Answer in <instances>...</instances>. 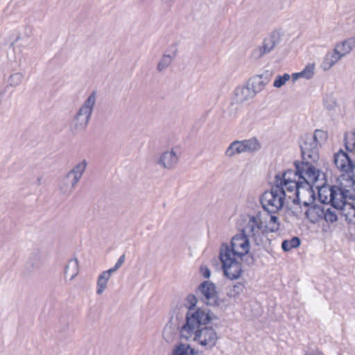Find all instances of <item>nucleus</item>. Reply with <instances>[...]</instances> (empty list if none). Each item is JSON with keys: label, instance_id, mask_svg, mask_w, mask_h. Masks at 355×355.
Wrapping results in <instances>:
<instances>
[{"label": "nucleus", "instance_id": "obj_1", "mask_svg": "<svg viewBox=\"0 0 355 355\" xmlns=\"http://www.w3.org/2000/svg\"><path fill=\"white\" fill-rule=\"evenodd\" d=\"M301 166L297 164L295 169H288L282 173L277 174L271 189L262 194L261 204L268 214H276L280 211L286 197L291 198L295 196L300 202H303L302 198L306 197L305 181L300 173Z\"/></svg>", "mask_w": 355, "mask_h": 355}, {"label": "nucleus", "instance_id": "obj_2", "mask_svg": "<svg viewBox=\"0 0 355 355\" xmlns=\"http://www.w3.org/2000/svg\"><path fill=\"white\" fill-rule=\"evenodd\" d=\"M300 173L305 181L304 193L306 197L309 198V201L303 200L304 206L309 207L315 200L314 189L318 191L319 199L323 204L330 203L336 209L350 202L349 198L352 188L347 189L338 186L326 187L324 174L315 166L302 164Z\"/></svg>", "mask_w": 355, "mask_h": 355}, {"label": "nucleus", "instance_id": "obj_3", "mask_svg": "<svg viewBox=\"0 0 355 355\" xmlns=\"http://www.w3.org/2000/svg\"><path fill=\"white\" fill-rule=\"evenodd\" d=\"M216 315L207 309H190L187 314L186 323L180 329V335L187 340L197 342L206 349H211L218 340L216 331L207 324L216 319Z\"/></svg>", "mask_w": 355, "mask_h": 355}, {"label": "nucleus", "instance_id": "obj_4", "mask_svg": "<svg viewBox=\"0 0 355 355\" xmlns=\"http://www.w3.org/2000/svg\"><path fill=\"white\" fill-rule=\"evenodd\" d=\"M250 239L239 232L230 243H223L219 250V259L225 275L230 279H238L243 271V263L251 257Z\"/></svg>", "mask_w": 355, "mask_h": 355}, {"label": "nucleus", "instance_id": "obj_5", "mask_svg": "<svg viewBox=\"0 0 355 355\" xmlns=\"http://www.w3.org/2000/svg\"><path fill=\"white\" fill-rule=\"evenodd\" d=\"M239 223L240 232L252 239L256 245H261L266 238L267 216L261 211L241 216Z\"/></svg>", "mask_w": 355, "mask_h": 355}, {"label": "nucleus", "instance_id": "obj_6", "mask_svg": "<svg viewBox=\"0 0 355 355\" xmlns=\"http://www.w3.org/2000/svg\"><path fill=\"white\" fill-rule=\"evenodd\" d=\"M327 138V133L322 130H316L313 135L306 134L301 137L300 148L302 156L301 162H295L297 164H306L314 166L313 164L319 159L318 146Z\"/></svg>", "mask_w": 355, "mask_h": 355}, {"label": "nucleus", "instance_id": "obj_7", "mask_svg": "<svg viewBox=\"0 0 355 355\" xmlns=\"http://www.w3.org/2000/svg\"><path fill=\"white\" fill-rule=\"evenodd\" d=\"M261 147L259 141L255 137L244 140H235L229 145L225 155L227 157H232L236 155L244 153L258 151Z\"/></svg>", "mask_w": 355, "mask_h": 355}, {"label": "nucleus", "instance_id": "obj_8", "mask_svg": "<svg viewBox=\"0 0 355 355\" xmlns=\"http://www.w3.org/2000/svg\"><path fill=\"white\" fill-rule=\"evenodd\" d=\"M197 293L207 305L214 306L218 304V296L214 283L205 281L198 286Z\"/></svg>", "mask_w": 355, "mask_h": 355}, {"label": "nucleus", "instance_id": "obj_9", "mask_svg": "<svg viewBox=\"0 0 355 355\" xmlns=\"http://www.w3.org/2000/svg\"><path fill=\"white\" fill-rule=\"evenodd\" d=\"M281 40V35L279 32H272L268 37L265 38L263 45L256 49L253 52V56L259 59L266 53L270 52Z\"/></svg>", "mask_w": 355, "mask_h": 355}, {"label": "nucleus", "instance_id": "obj_10", "mask_svg": "<svg viewBox=\"0 0 355 355\" xmlns=\"http://www.w3.org/2000/svg\"><path fill=\"white\" fill-rule=\"evenodd\" d=\"M178 53V44L172 43L168 45L164 51L157 64V70L163 71L168 69L177 57Z\"/></svg>", "mask_w": 355, "mask_h": 355}, {"label": "nucleus", "instance_id": "obj_11", "mask_svg": "<svg viewBox=\"0 0 355 355\" xmlns=\"http://www.w3.org/2000/svg\"><path fill=\"white\" fill-rule=\"evenodd\" d=\"M180 150L178 147L163 152L159 159V164L167 169L173 168L178 163Z\"/></svg>", "mask_w": 355, "mask_h": 355}, {"label": "nucleus", "instance_id": "obj_12", "mask_svg": "<svg viewBox=\"0 0 355 355\" xmlns=\"http://www.w3.org/2000/svg\"><path fill=\"white\" fill-rule=\"evenodd\" d=\"M334 164L342 172L346 173L351 180V173L353 172L354 164L348 155L343 150L339 151L334 155Z\"/></svg>", "mask_w": 355, "mask_h": 355}, {"label": "nucleus", "instance_id": "obj_13", "mask_svg": "<svg viewBox=\"0 0 355 355\" xmlns=\"http://www.w3.org/2000/svg\"><path fill=\"white\" fill-rule=\"evenodd\" d=\"M254 96V92L248 85H241L234 89L233 101L236 103L241 104L253 98Z\"/></svg>", "mask_w": 355, "mask_h": 355}, {"label": "nucleus", "instance_id": "obj_14", "mask_svg": "<svg viewBox=\"0 0 355 355\" xmlns=\"http://www.w3.org/2000/svg\"><path fill=\"white\" fill-rule=\"evenodd\" d=\"M354 48L355 36H352L337 43L334 49L342 58H343L349 54Z\"/></svg>", "mask_w": 355, "mask_h": 355}, {"label": "nucleus", "instance_id": "obj_15", "mask_svg": "<svg viewBox=\"0 0 355 355\" xmlns=\"http://www.w3.org/2000/svg\"><path fill=\"white\" fill-rule=\"evenodd\" d=\"M269 80L267 76H264V74L257 75L253 76L250 79L248 85H250V89L254 92V95L256 96L257 94L263 91L265 87L268 84Z\"/></svg>", "mask_w": 355, "mask_h": 355}, {"label": "nucleus", "instance_id": "obj_16", "mask_svg": "<svg viewBox=\"0 0 355 355\" xmlns=\"http://www.w3.org/2000/svg\"><path fill=\"white\" fill-rule=\"evenodd\" d=\"M87 164V163L86 160L84 159L81 162L76 164L66 175V176L64 178L65 180H67L71 175H73V179L71 182L72 187H74L76 186V184L78 183V182L80 180V179L81 178L82 175L86 168Z\"/></svg>", "mask_w": 355, "mask_h": 355}, {"label": "nucleus", "instance_id": "obj_17", "mask_svg": "<svg viewBox=\"0 0 355 355\" xmlns=\"http://www.w3.org/2000/svg\"><path fill=\"white\" fill-rule=\"evenodd\" d=\"M324 205H314L310 206L306 211V216L312 223H315L323 220Z\"/></svg>", "mask_w": 355, "mask_h": 355}, {"label": "nucleus", "instance_id": "obj_18", "mask_svg": "<svg viewBox=\"0 0 355 355\" xmlns=\"http://www.w3.org/2000/svg\"><path fill=\"white\" fill-rule=\"evenodd\" d=\"M342 58H343L334 49L333 51H328L326 53L320 67L323 71H328Z\"/></svg>", "mask_w": 355, "mask_h": 355}, {"label": "nucleus", "instance_id": "obj_19", "mask_svg": "<svg viewBox=\"0 0 355 355\" xmlns=\"http://www.w3.org/2000/svg\"><path fill=\"white\" fill-rule=\"evenodd\" d=\"M315 65L314 63H309L300 72L292 74L293 81L295 82L299 78L311 79L315 74Z\"/></svg>", "mask_w": 355, "mask_h": 355}, {"label": "nucleus", "instance_id": "obj_20", "mask_svg": "<svg viewBox=\"0 0 355 355\" xmlns=\"http://www.w3.org/2000/svg\"><path fill=\"white\" fill-rule=\"evenodd\" d=\"M91 118V115L88 113L85 114V112H81L79 114V110L75 114L73 122L74 123V128L76 130H83L85 129Z\"/></svg>", "mask_w": 355, "mask_h": 355}, {"label": "nucleus", "instance_id": "obj_21", "mask_svg": "<svg viewBox=\"0 0 355 355\" xmlns=\"http://www.w3.org/2000/svg\"><path fill=\"white\" fill-rule=\"evenodd\" d=\"M345 217V220L351 223H355V207L349 202L345 203V205L341 206L340 208L336 209Z\"/></svg>", "mask_w": 355, "mask_h": 355}, {"label": "nucleus", "instance_id": "obj_22", "mask_svg": "<svg viewBox=\"0 0 355 355\" xmlns=\"http://www.w3.org/2000/svg\"><path fill=\"white\" fill-rule=\"evenodd\" d=\"M78 272L79 265L77 258L74 257L71 259L68 264L64 267V275L67 276L69 275L70 276L69 279L72 280L78 275Z\"/></svg>", "mask_w": 355, "mask_h": 355}, {"label": "nucleus", "instance_id": "obj_23", "mask_svg": "<svg viewBox=\"0 0 355 355\" xmlns=\"http://www.w3.org/2000/svg\"><path fill=\"white\" fill-rule=\"evenodd\" d=\"M95 103L96 92L94 91L89 94L83 105L79 108V114H80L81 112H85V114L88 113L89 115H92Z\"/></svg>", "mask_w": 355, "mask_h": 355}, {"label": "nucleus", "instance_id": "obj_24", "mask_svg": "<svg viewBox=\"0 0 355 355\" xmlns=\"http://www.w3.org/2000/svg\"><path fill=\"white\" fill-rule=\"evenodd\" d=\"M173 355H199V354L190 345L180 344L173 350Z\"/></svg>", "mask_w": 355, "mask_h": 355}, {"label": "nucleus", "instance_id": "obj_25", "mask_svg": "<svg viewBox=\"0 0 355 355\" xmlns=\"http://www.w3.org/2000/svg\"><path fill=\"white\" fill-rule=\"evenodd\" d=\"M324 213H323V220H324L327 223H333L338 220V214L336 209L332 207H329L327 205H324Z\"/></svg>", "mask_w": 355, "mask_h": 355}, {"label": "nucleus", "instance_id": "obj_26", "mask_svg": "<svg viewBox=\"0 0 355 355\" xmlns=\"http://www.w3.org/2000/svg\"><path fill=\"white\" fill-rule=\"evenodd\" d=\"M110 278L105 275L103 272L99 274L96 282V294L100 295L107 288V284Z\"/></svg>", "mask_w": 355, "mask_h": 355}, {"label": "nucleus", "instance_id": "obj_27", "mask_svg": "<svg viewBox=\"0 0 355 355\" xmlns=\"http://www.w3.org/2000/svg\"><path fill=\"white\" fill-rule=\"evenodd\" d=\"M267 233L268 232H276L280 228V221L279 218L275 215V214H270V220L268 223L267 222Z\"/></svg>", "mask_w": 355, "mask_h": 355}, {"label": "nucleus", "instance_id": "obj_28", "mask_svg": "<svg viewBox=\"0 0 355 355\" xmlns=\"http://www.w3.org/2000/svg\"><path fill=\"white\" fill-rule=\"evenodd\" d=\"M300 245V240L298 237H293L291 239L284 240L282 243V248L285 252H288Z\"/></svg>", "mask_w": 355, "mask_h": 355}, {"label": "nucleus", "instance_id": "obj_29", "mask_svg": "<svg viewBox=\"0 0 355 355\" xmlns=\"http://www.w3.org/2000/svg\"><path fill=\"white\" fill-rule=\"evenodd\" d=\"M345 145L348 151L355 150V133L353 132H347L345 135Z\"/></svg>", "mask_w": 355, "mask_h": 355}, {"label": "nucleus", "instance_id": "obj_30", "mask_svg": "<svg viewBox=\"0 0 355 355\" xmlns=\"http://www.w3.org/2000/svg\"><path fill=\"white\" fill-rule=\"evenodd\" d=\"M24 74L20 72L11 74L8 80L9 85L14 87L19 85L24 79Z\"/></svg>", "mask_w": 355, "mask_h": 355}, {"label": "nucleus", "instance_id": "obj_31", "mask_svg": "<svg viewBox=\"0 0 355 355\" xmlns=\"http://www.w3.org/2000/svg\"><path fill=\"white\" fill-rule=\"evenodd\" d=\"M291 78V76L288 73H284V75H279L276 77L273 86L276 88H280L286 84Z\"/></svg>", "mask_w": 355, "mask_h": 355}, {"label": "nucleus", "instance_id": "obj_32", "mask_svg": "<svg viewBox=\"0 0 355 355\" xmlns=\"http://www.w3.org/2000/svg\"><path fill=\"white\" fill-rule=\"evenodd\" d=\"M323 104L328 110H334L337 107V103L334 97L331 95L326 96L323 100Z\"/></svg>", "mask_w": 355, "mask_h": 355}, {"label": "nucleus", "instance_id": "obj_33", "mask_svg": "<svg viewBox=\"0 0 355 355\" xmlns=\"http://www.w3.org/2000/svg\"><path fill=\"white\" fill-rule=\"evenodd\" d=\"M243 289H244V285L241 283H239L237 284H235L232 287V288L229 292L228 295L230 297H235L237 295H239V294H241L243 292Z\"/></svg>", "mask_w": 355, "mask_h": 355}, {"label": "nucleus", "instance_id": "obj_34", "mask_svg": "<svg viewBox=\"0 0 355 355\" xmlns=\"http://www.w3.org/2000/svg\"><path fill=\"white\" fill-rule=\"evenodd\" d=\"M31 262V267L32 268V270H34L35 269H38L40 268V255L37 254H33L32 257L30 258ZM31 272V270H29Z\"/></svg>", "mask_w": 355, "mask_h": 355}, {"label": "nucleus", "instance_id": "obj_35", "mask_svg": "<svg viewBox=\"0 0 355 355\" xmlns=\"http://www.w3.org/2000/svg\"><path fill=\"white\" fill-rule=\"evenodd\" d=\"M350 181L352 183V187L349 200L355 207V181L354 180H350Z\"/></svg>", "mask_w": 355, "mask_h": 355}, {"label": "nucleus", "instance_id": "obj_36", "mask_svg": "<svg viewBox=\"0 0 355 355\" xmlns=\"http://www.w3.org/2000/svg\"><path fill=\"white\" fill-rule=\"evenodd\" d=\"M200 272H201L202 275L205 278H209L210 277L211 272L207 266H202L200 268Z\"/></svg>", "mask_w": 355, "mask_h": 355}, {"label": "nucleus", "instance_id": "obj_37", "mask_svg": "<svg viewBox=\"0 0 355 355\" xmlns=\"http://www.w3.org/2000/svg\"><path fill=\"white\" fill-rule=\"evenodd\" d=\"M118 269L119 268L116 265H114L113 267L110 268L107 270L103 271V272L110 278L112 274L116 272Z\"/></svg>", "mask_w": 355, "mask_h": 355}, {"label": "nucleus", "instance_id": "obj_38", "mask_svg": "<svg viewBox=\"0 0 355 355\" xmlns=\"http://www.w3.org/2000/svg\"><path fill=\"white\" fill-rule=\"evenodd\" d=\"M125 254H122L121 256H120V257L118 259L116 263H115V265L119 268L124 263L125 261Z\"/></svg>", "mask_w": 355, "mask_h": 355}, {"label": "nucleus", "instance_id": "obj_39", "mask_svg": "<svg viewBox=\"0 0 355 355\" xmlns=\"http://www.w3.org/2000/svg\"><path fill=\"white\" fill-rule=\"evenodd\" d=\"M188 300L190 302L191 306H193L196 304V300L195 296H193V295L189 296Z\"/></svg>", "mask_w": 355, "mask_h": 355}, {"label": "nucleus", "instance_id": "obj_40", "mask_svg": "<svg viewBox=\"0 0 355 355\" xmlns=\"http://www.w3.org/2000/svg\"><path fill=\"white\" fill-rule=\"evenodd\" d=\"M161 1L163 3L168 6H171L172 5V3H173L174 0H161Z\"/></svg>", "mask_w": 355, "mask_h": 355}, {"label": "nucleus", "instance_id": "obj_41", "mask_svg": "<svg viewBox=\"0 0 355 355\" xmlns=\"http://www.w3.org/2000/svg\"><path fill=\"white\" fill-rule=\"evenodd\" d=\"M305 355H323V354L320 351H314L311 353H306Z\"/></svg>", "mask_w": 355, "mask_h": 355}, {"label": "nucleus", "instance_id": "obj_42", "mask_svg": "<svg viewBox=\"0 0 355 355\" xmlns=\"http://www.w3.org/2000/svg\"><path fill=\"white\" fill-rule=\"evenodd\" d=\"M294 1L295 0H282L283 3L288 6H290Z\"/></svg>", "mask_w": 355, "mask_h": 355}, {"label": "nucleus", "instance_id": "obj_43", "mask_svg": "<svg viewBox=\"0 0 355 355\" xmlns=\"http://www.w3.org/2000/svg\"><path fill=\"white\" fill-rule=\"evenodd\" d=\"M19 37H20L19 36H17V38L15 40V41L11 43V46H12L15 42L18 41L19 40Z\"/></svg>", "mask_w": 355, "mask_h": 355}, {"label": "nucleus", "instance_id": "obj_44", "mask_svg": "<svg viewBox=\"0 0 355 355\" xmlns=\"http://www.w3.org/2000/svg\"><path fill=\"white\" fill-rule=\"evenodd\" d=\"M41 179H42L41 178H37L38 184H40V181H41Z\"/></svg>", "mask_w": 355, "mask_h": 355}]
</instances>
